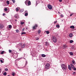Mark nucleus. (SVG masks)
<instances>
[{"label": "nucleus", "instance_id": "nucleus-37", "mask_svg": "<svg viewBox=\"0 0 76 76\" xmlns=\"http://www.w3.org/2000/svg\"><path fill=\"white\" fill-rule=\"evenodd\" d=\"M4 10H5V11H7V9L6 8H5Z\"/></svg>", "mask_w": 76, "mask_h": 76}, {"label": "nucleus", "instance_id": "nucleus-26", "mask_svg": "<svg viewBox=\"0 0 76 76\" xmlns=\"http://www.w3.org/2000/svg\"><path fill=\"white\" fill-rule=\"evenodd\" d=\"M26 34V33H25V32H23L21 34V35H23V34Z\"/></svg>", "mask_w": 76, "mask_h": 76}, {"label": "nucleus", "instance_id": "nucleus-1", "mask_svg": "<svg viewBox=\"0 0 76 76\" xmlns=\"http://www.w3.org/2000/svg\"><path fill=\"white\" fill-rule=\"evenodd\" d=\"M61 66L63 70H66V69H67V66L65 64H61Z\"/></svg>", "mask_w": 76, "mask_h": 76}, {"label": "nucleus", "instance_id": "nucleus-28", "mask_svg": "<svg viewBox=\"0 0 76 76\" xmlns=\"http://www.w3.org/2000/svg\"><path fill=\"white\" fill-rule=\"evenodd\" d=\"M69 54L71 56H73V53L72 52H70Z\"/></svg>", "mask_w": 76, "mask_h": 76}, {"label": "nucleus", "instance_id": "nucleus-23", "mask_svg": "<svg viewBox=\"0 0 76 76\" xmlns=\"http://www.w3.org/2000/svg\"><path fill=\"white\" fill-rule=\"evenodd\" d=\"M3 75L4 76H6L7 75V73L6 72H5L3 73Z\"/></svg>", "mask_w": 76, "mask_h": 76}, {"label": "nucleus", "instance_id": "nucleus-36", "mask_svg": "<svg viewBox=\"0 0 76 76\" xmlns=\"http://www.w3.org/2000/svg\"><path fill=\"white\" fill-rule=\"evenodd\" d=\"M9 53H12V50H9Z\"/></svg>", "mask_w": 76, "mask_h": 76}, {"label": "nucleus", "instance_id": "nucleus-11", "mask_svg": "<svg viewBox=\"0 0 76 76\" xmlns=\"http://www.w3.org/2000/svg\"><path fill=\"white\" fill-rule=\"evenodd\" d=\"M68 67L69 70H72V68L70 67V65H69L68 66Z\"/></svg>", "mask_w": 76, "mask_h": 76}, {"label": "nucleus", "instance_id": "nucleus-3", "mask_svg": "<svg viewBox=\"0 0 76 76\" xmlns=\"http://www.w3.org/2000/svg\"><path fill=\"white\" fill-rule=\"evenodd\" d=\"M50 64L48 63L46 64L45 65V69H49L50 68Z\"/></svg>", "mask_w": 76, "mask_h": 76}, {"label": "nucleus", "instance_id": "nucleus-38", "mask_svg": "<svg viewBox=\"0 0 76 76\" xmlns=\"http://www.w3.org/2000/svg\"><path fill=\"white\" fill-rule=\"evenodd\" d=\"M0 61L1 63H3V60L2 59Z\"/></svg>", "mask_w": 76, "mask_h": 76}, {"label": "nucleus", "instance_id": "nucleus-16", "mask_svg": "<svg viewBox=\"0 0 76 76\" xmlns=\"http://www.w3.org/2000/svg\"><path fill=\"white\" fill-rule=\"evenodd\" d=\"M42 57H46V55L44 54H42Z\"/></svg>", "mask_w": 76, "mask_h": 76}, {"label": "nucleus", "instance_id": "nucleus-40", "mask_svg": "<svg viewBox=\"0 0 76 76\" xmlns=\"http://www.w3.org/2000/svg\"><path fill=\"white\" fill-rule=\"evenodd\" d=\"M16 32H19V30H16Z\"/></svg>", "mask_w": 76, "mask_h": 76}, {"label": "nucleus", "instance_id": "nucleus-29", "mask_svg": "<svg viewBox=\"0 0 76 76\" xmlns=\"http://www.w3.org/2000/svg\"><path fill=\"white\" fill-rule=\"evenodd\" d=\"M38 32L39 34H40V33L41 32V30H38Z\"/></svg>", "mask_w": 76, "mask_h": 76}, {"label": "nucleus", "instance_id": "nucleus-33", "mask_svg": "<svg viewBox=\"0 0 76 76\" xmlns=\"http://www.w3.org/2000/svg\"><path fill=\"white\" fill-rule=\"evenodd\" d=\"M64 48H66V47H67V46L66 45H64Z\"/></svg>", "mask_w": 76, "mask_h": 76}, {"label": "nucleus", "instance_id": "nucleus-49", "mask_svg": "<svg viewBox=\"0 0 76 76\" xmlns=\"http://www.w3.org/2000/svg\"><path fill=\"white\" fill-rule=\"evenodd\" d=\"M75 73H76V72H74L72 73V74H73V75H75Z\"/></svg>", "mask_w": 76, "mask_h": 76}, {"label": "nucleus", "instance_id": "nucleus-19", "mask_svg": "<svg viewBox=\"0 0 76 76\" xmlns=\"http://www.w3.org/2000/svg\"><path fill=\"white\" fill-rule=\"evenodd\" d=\"M70 28L72 29H75V26H72L70 27Z\"/></svg>", "mask_w": 76, "mask_h": 76}, {"label": "nucleus", "instance_id": "nucleus-39", "mask_svg": "<svg viewBox=\"0 0 76 76\" xmlns=\"http://www.w3.org/2000/svg\"><path fill=\"white\" fill-rule=\"evenodd\" d=\"M4 51H2V52L1 53V54H4Z\"/></svg>", "mask_w": 76, "mask_h": 76}, {"label": "nucleus", "instance_id": "nucleus-15", "mask_svg": "<svg viewBox=\"0 0 76 76\" xmlns=\"http://www.w3.org/2000/svg\"><path fill=\"white\" fill-rule=\"evenodd\" d=\"M28 0H26L25 2V3L26 5H28L27 4L28 3Z\"/></svg>", "mask_w": 76, "mask_h": 76}, {"label": "nucleus", "instance_id": "nucleus-13", "mask_svg": "<svg viewBox=\"0 0 76 76\" xmlns=\"http://www.w3.org/2000/svg\"><path fill=\"white\" fill-rule=\"evenodd\" d=\"M31 1H28V3L27 4V5L28 6H30L31 5Z\"/></svg>", "mask_w": 76, "mask_h": 76}, {"label": "nucleus", "instance_id": "nucleus-7", "mask_svg": "<svg viewBox=\"0 0 76 76\" xmlns=\"http://www.w3.org/2000/svg\"><path fill=\"white\" fill-rule=\"evenodd\" d=\"M38 27V25H37L36 24L35 26L33 27V28L34 29H35L37 28Z\"/></svg>", "mask_w": 76, "mask_h": 76}, {"label": "nucleus", "instance_id": "nucleus-42", "mask_svg": "<svg viewBox=\"0 0 76 76\" xmlns=\"http://www.w3.org/2000/svg\"><path fill=\"white\" fill-rule=\"evenodd\" d=\"M61 17H63L64 16V15H63L61 14Z\"/></svg>", "mask_w": 76, "mask_h": 76}, {"label": "nucleus", "instance_id": "nucleus-2", "mask_svg": "<svg viewBox=\"0 0 76 76\" xmlns=\"http://www.w3.org/2000/svg\"><path fill=\"white\" fill-rule=\"evenodd\" d=\"M52 39L53 41V42H57V38H56L54 36H52Z\"/></svg>", "mask_w": 76, "mask_h": 76}, {"label": "nucleus", "instance_id": "nucleus-41", "mask_svg": "<svg viewBox=\"0 0 76 76\" xmlns=\"http://www.w3.org/2000/svg\"><path fill=\"white\" fill-rule=\"evenodd\" d=\"M28 64V62H27V61H26V64L25 65H26V64Z\"/></svg>", "mask_w": 76, "mask_h": 76}, {"label": "nucleus", "instance_id": "nucleus-53", "mask_svg": "<svg viewBox=\"0 0 76 76\" xmlns=\"http://www.w3.org/2000/svg\"><path fill=\"white\" fill-rule=\"evenodd\" d=\"M32 54V56H34V54Z\"/></svg>", "mask_w": 76, "mask_h": 76}, {"label": "nucleus", "instance_id": "nucleus-21", "mask_svg": "<svg viewBox=\"0 0 76 76\" xmlns=\"http://www.w3.org/2000/svg\"><path fill=\"white\" fill-rule=\"evenodd\" d=\"M56 26L57 28H60V25H56Z\"/></svg>", "mask_w": 76, "mask_h": 76}, {"label": "nucleus", "instance_id": "nucleus-6", "mask_svg": "<svg viewBox=\"0 0 76 76\" xmlns=\"http://www.w3.org/2000/svg\"><path fill=\"white\" fill-rule=\"evenodd\" d=\"M20 45H20V43L18 45H16L15 47L16 48H20Z\"/></svg>", "mask_w": 76, "mask_h": 76}, {"label": "nucleus", "instance_id": "nucleus-8", "mask_svg": "<svg viewBox=\"0 0 76 76\" xmlns=\"http://www.w3.org/2000/svg\"><path fill=\"white\" fill-rule=\"evenodd\" d=\"M45 45L46 46H50V43L47 42H46L45 43Z\"/></svg>", "mask_w": 76, "mask_h": 76}, {"label": "nucleus", "instance_id": "nucleus-22", "mask_svg": "<svg viewBox=\"0 0 76 76\" xmlns=\"http://www.w3.org/2000/svg\"><path fill=\"white\" fill-rule=\"evenodd\" d=\"M46 32L47 33V34H50V32L48 31H46Z\"/></svg>", "mask_w": 76, "mask_h": 76}, {"label": "nucleus", "instance_id": "nucleus-24", "mask_svg": "<svg viewBox=\"0 0 76 76\" xmlns=\"http://www.w3.org/2000/svg\"><path fill=\"white\" fill-rule=\"evenodd\" d=\"M23 11H24V10H23V9H22L20 10V12H23Z\"/></svg>", "mask_w": 76, "mask_h": 76}, {"label": "nucleus", "instance_id": "nucleus-50", "mask_svg": "<svg viewBox=\"0 0 76 76\" xmlns=\"http://www.w3.org/2000/svg\"><path fill=\"white\" fill-rule=\"evenodd\" d=\"M57 23V21H54V23Z\"/></svg>", "mask_w": 76, "mask_h": 76}, {"label": "nucleus", "instance_id": "nucleus-47", "mask_svg": "<svg viewBox=\"0 0 76 76\" xmlns=\"http://www.w3.org/2000/svg\"><path fill=\"white\" fill-rule=\"evenodd\" d=\"M25 31V28H23V31Z\"/></svg>", "mask_w": 76, "mask_h": 76}, {"label": "nucleus", "instance_id": "nucleus-56", "mask_svg": "<svg viewBox=\"0 0 76 76\" xmlns=\"http://www.w3.org/2000/svg\"><path fill=\"white\" fill-rule=\"evenodd\" d=\"M58 13H59V12H58Z\"/></svg>", "mask_w": 76, "mask_h": 76}, {"label": "nucleus", "instance_id": "nucleus-54", "mask_svg": "<svg viewBox=\"0 0 76 76\" xmlns=\"http://www.w3.org/2000/svg\"><path fill=\"white\" fill-rule=\"evenodd\" d=\"M1 34V32H0V35Z\"/></svg>", "mask_w": 76, "mask_h": 76}, {"label": "nucleus", "instance_id": "nucleus-45", "mask_svg": "<svg viewBox=\"0 0 76 76\" xmlns=\"http://www.w3.org/2000/svg\"><path fill=\"white\" fill-rule=\"evenodd\" d=\"M59 1L60 2H61V1H62V0H59Z\"/></svg>", "mask_w": 76, "mask_h": 76}, {"label": "nucleus", "instance_id": "nucleus-48", "mask_svg": "<svg viewBox=\"0 0 76 76\" xmlns=\"http://www.w3.org/2000/svg\"><path fill=\"white\" fill-rule=\"evenodd\" d=\"M19 51H21V49H20V48H19Z\"/></svg>", "mask_w": 76, "mask_h": 76}, {"label": "nucleus", "instance_id": "nucleus-52", "mask_svg": "<svg viewBox=\"0 0 76 76\" xmlns=\"http://www.w3.org/2000/svg\"><path fill=\"white\" fill-rule=\"evenodd\" d=\"M28 24H30V22H28Z\"/></svg>", "mask_w": 76, "mask_h": 76}, {"label": "nucleus", "instance_id": "nucleus-10", "mask_svg": "<svg viewBox=\"0 0 76 76\" xmlns=\"http://www.w3.org/2000/svg\"><path fill=\"white\" fill-rule=\"evenodd\" d=\"M25 12L26 13H25V16H28V14L27 13V11H25Z\"/></svg>", "mask_w": 76, "mask_h": 76}, {"label": "nucleus", "instance_id": "nucleus-20", "mask_svg": "<svg viewBox=\"0 0 76 76\" xmlns=\"http://www.w3.org/2000/svg\"><path fill=\"white\" fill-rule=\"evenodd\" d=\"M8 27L10 28V29H11L12 28V25H9L8 26Z\"/></svg>", "mask_w": 76, "mask_h": 76}, {"label": "nucleus", "instance_id": "nucleus-31", "mask_svg": "<svg viewBox=\"0 0 76 76\" xmlns=\"http://www.w3.org/2000/svg\"><path fill=\"white\" fill-rule=\"evenodd\" d=\"M72 69H73L74 70H76V68L75 67H74V68H72Z\"/></svg>", "mask_w": 76, "mask_h": 76}, {"label": "nucleus", "instance_id": "nucleus-27", "mask_svg": "<svg viewBox=\"0 0 76 76\" xmlns=\"http://www.w3.org/2000/svg\"><path fill=\"white\" fill-rule=\"evenodd\" d=\"M7 4H10L9 1H7Z\"/></svg>", "mask_w": 76, "mask_h": 76}, {"label": "nucleus", "instance_id": "nucleus-25", "mask_svg": "<svg viewBox=\"0 0 76 76\" xmlns=\"http://www.w3.org/2000/svg\"><path fill=\"white\" fill-rule=\"evenodd\" d=\"M74 41L73 40H71L69 42L71 44H72V42H73Z\"/></svg>", "mask_w": 76, "mask_h": 76}, {"label": "nucleus", "instance_id": "nucleus-35", "mask_svg": "<svg viewBox=\"0 0 76 76\" xmlns=\"http://www.w3.org/2000/svg\"><path fill=\"white\" fill-rule=\"evenodd\" d=\"M24 22H21L20 23L21 25H23V24H24Z\"/></svg>", "mask_w": 76, "mask_h": 76}, {"label": "nucleus", "instance_id": "nucleus-34", "mask_svg": "<svg viewBox=\"0 0 76 76\" xmlns=\"http://www.w3.org/2000/svg\"><path fill=\"white\" fill-rule=\"evenodd\" d=\"M5 71H8V69L7 68L5 69Z\"/></svg>", "mask_w": 76, "mask_h": 76}, {"label": "nucleus", "instance_id": "nucleus-46", "mask_svg": "<svg viewBox=\"0 0 76 76\" xmlns=\"http://www.w3.org/2000/svg\"><path fill=\"white\" fill-rule=\"evenodd\" d=\"M3 16H5L6 15L5 14V13H3Z\"/></svg>", "mask_w": 76, "mask_h": 76}, {"label": "nucleus", "instance_id": "nucleus-18", "mask_svg": "<svg viewBox=\"0 0 76 76\" xmlns=\"http://www.w3.org/2000/svg\"><path fill=\"white\" fill-rule=\"evenodd\" d=\"M19 8L17 7L16 8V12H18L19 11Z\"/></svg>", "mask_w": 76, "mask_h": 76}, {"label": "nucleus", "instance_id": "nucleus-55", "mask_svg": "<svg viewBox=\"0 0 76 76\" xmlns=\"http://www.w3.org/2000/svg\"><path fill=\"white\" fill-rule=\"evenodd\" d=\"M8 76H10V75H8Z\"/></svg>", "mask_w": 76, "mask_h": 76}, {"label": "nucleus", "instance_id": "nucleus-44", "mask_svg": "<svg viewBox=\"0 0 76 76\" xmlns=\"http://www.w3.org/2000/svg\"><path fill=\"white\" fill-rule=\"evenodd\" d=\"M39 38H36V40H39Z\"/></svg>", "mask_w": 76, "mask_h": 76}, {"label": "nucleus", "instance_id": "nucleus-57", "mask_svg": "<svg viewBox=\"0 0 76 76\" xmlns=\"http://www.w3.org/2000/svg\"><path fill=\"white\" fill-rule=\"evenodd\" d=\"M3 60H4V59H3Z\"/></svg>", "mask_w": 76, "mask_h": 76}, {"label": "nucleus", "instance_id": "nucleus-9", "mask_svg": "<svg viewBox=\"0 0 76 76\" xmlns=\"http://www.w3.org/2000/svg\"><path fill=\"white\" fill-rule=\"evenodd\" d=\"M4 27V26L3 24H0V29H2Z\"/></svg>", "mask_w": 76, "mask_h": 76}, {"label": "nucleus", "instance_id": "nucleus-12", "mask_svg": "<svg viewBox=\"0 0 76 76\" xmlns=\"http://www.w3.org/2000/svg\"><path fill=\"white\" fill-rule=\"evenodd\" d=\"M69 37L70 38H72V37H73V34L72 33L69 34Z\"/></svg>", "mask_w": 76, "mask_h": 76}, {"label": "nucleus", "instance_id": "nucleus-4", "mask_svg": "<svg viewBox=\"0 0 76 76\" xmlns=\"http://www.w3.org/2000/svg\"><path fill=\"white\" fill-rule=\"evenodd\" d=\"M20 47L22 48H25V44H24L23 45H22V43H20Z\"/></svg>", "mask_w": 76, "mask_h": 76}, {"label": "nucleus", "instance_id": "nucleus-51", "mask_svg": "<svg viewBox=\"0 0 76 76\" xmlns=\"http://www.w3.org/2000/svg\"><path fill=\"white\" fill-rule=\"evenodd\" d=\"M26 29H28V28L26 27Z\"/></svg>", "mask_w": 76, "mask_h": 76}, {"label": "nucleus", "instance_id": "nucleus-30", "mask_svg": "<svg viewBox=\"0 0 76 76\" xmlns=\"http://www.w3.org/2000/svg\"><path fill=\"white\" fill-rule=\"evenodd\" d=\"M11 0L13 2V3H15V0Z\"/></svg>", "mask_w": 76, "mask_h": 76}, {"label": "nucleus", "instance_id": "nucleus-5", "mask_svg": "<svg viewBox=\"0 0 76 76\" xmlns=\"http://www.w3.org/2000/svg\"><path fill=\"white\" fill-rule=\"evenodd\" d=\"M48 9H50V10H51V9H52V8H53L52 6L50 5H48Z\"/></svg>", "mask_w": 76, "mask_h": 76}, {"label": "nucleus", "instance_id": "nucleus-17", "mask_svg": "<svg viewBox=\"0 0 76 76\" xmlns=\"http://www.w3.org/2000/svg\"><path fill=\"white\" fill-rule=\"evenodd\" d=\"M72 62L73 64H74V65H75L76 64V62H75V61H72Z\"/></svg>", "mask_w": 76, "mask_h": 76}, {"label": "nucleus", "instance_id": "nucleus-32", "mask_svg": "<svg viewBox=\"0 0 76 76\" xmlns=\"http://www.w3.org/2000/svg\"><path fill=\"white\" fill-rule=\"evenodd\" d=\"M15 72H13L12 74V76H15Z\"/></svg>", "mask_w": 76, "mask_h": 76}, {"label": "nucleus", "instance_id": "nucleus-43", "mask_svg": "<svg viewBox=\"0 0 76 76\" xmlns=\"http://www.w3.org/2000/svg\"><path fill=\"white\" fill-rule=\"evenodd\" d=\"M73 13L71 14L70 15V16H72V15H73Z\"/></svg>", "mask_w": 76, "mask_h": 76}, {"label": "nucleus", "instance_id": "nucleus-14", "mask_svg": "<svg viewBox=\"0 0 76 76\" xmlns=\"http://www.w3.org/2000/svg\"><path fill=\"white\" fill-rule=\"evenodd\" d=\"M70 65H71V67H72V68H73L75 66H74V65L73 64H71Z\"/></svg>", "mask_w": 76, "mask_h": 76}]
</instances>
